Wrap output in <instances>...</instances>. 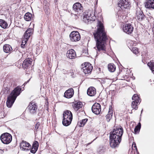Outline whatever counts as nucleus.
Returning <instances> with one entry per match:
<instances>
[{
    "label": "nucleus",
    "instance_id": "obj_47",
    "mask_svg": "<svg viewBox=\"0 0 154 154\" xmlns=\"http://www.w3.org/2000/svg\"><path fill=\"white\" fill-rule=\"evenodd\" d=\"M132 146H134V147H136V144L135 143L134 144V143H133L132 145Z\"/></svg>",
    "mask_w": 154,
    "mask_h": 154
},
{
    "label": "nucleus",
    "instance_id": "obj_36",
    "mask_svg": "<svg viewBox=\"0 0 154 154\" xmlns=\"http://www.w3.org/2000/svg\"><path fill=\"white\" fill-rule=\"evenodd\" d=\"M38 143L37 141H35L33 143L32 147L35 148L36 149H38Z\"/></svg>",
    "mask_w": 154,
    "mask_h": 154
},
{
    "label": "nucleus",
    "instance_id": "obj_16",
    "mask_svg": "<svg viewBox=\"0 0 154 154\" xmlns=\"http://www.w3.org/2000/svg\"><path fill=\"white\" fill-rule=\"evenodd\" d=\"M67 58L70 59H73L76 57V52L73 49H70L67 51L66 53Z\"/></svg>",
    "mask_w": 154,
    "mask_h": 154
},
{
    "label": "nucleus",
    "instance_id": "obj_43",
    "mask_svg": "<svg viewBox=\"0 0 154 154\" xmlns=\"http://www.w3.org/2000/svg\"><path fill=\"white\" fill-rule=\"evenodd\" d=\"M39 126H35V128L34 130H37V129L38 128Z\"/></svg>",
    "mask_w": 154,
    "mask_h": 154
},
{
    "label": "nucleus",
    "instance_id": "obj_27",
    "mask_svg": "<svg viewBox=\"0 0 154 154\" xmlns=\"http://www.w3.org/2000/svg\"><path fill=\"white\" fill-rule=\"evenodd\" d=\"M108 68L109 70L111 72H113L116 70V66L113 63H109L108 65Z\"/></svg>",
    "mask_w": 154,
    "mask_h": 154
},
{
    "label": "nucleus",
    "instance_id": "obj_30",
    "mask_svg": "<svg viewBox=\"0 0 154 154\" xmlns=\"http://www.w3.org/2000/svg\"><path fill=\"white\" fill-rule=\"evenodd\" d=\"M148 65L150 69L152 71H154V61H152L149 62Z\"/></svg>",
    "mask_w": 154,
    "mask_h": 154
},
{
    "label": "nucleus",
    "instance_id": "obj_46",
    "mask_svg": "<svg viewBox=\"0 0 154 154\" xmlns=\"http://www.w3.org/2000/svg\"><path fill=\"white\" fill-rule=\"evenodd\" d=\"M30 79L29 80H28L27 82H25L24 83V84H26L27 83H28L29 82V81H30Z\"/></svg>",
    "mask_w": 154,
    "mask_h": 154
},
{
    "label": "nucleus",
    "instance_id": "obj_17",
    "mask_svg": "<svg viewBox=\"0 0 154 154\" xmlns=\"http://www.w3.org/2000/svg\"><path fill=\"white\" fill-rule=\"evenodd\" d=\"M28 109L30 112L32 114H34L36 112L37 109V106L36 103L34 102H30L28 106Z\"/></svg>",
    "mask_w": 154,
    "mask_h": 154
},
{
    "label": "nucleus",
    "instance_id": "obj_51",
    "mask_svg": "<svg viewBox=\"0 0 154 154\" xmlns=\"http://www.w3.org/2000/svg\"><path fill=\"white\" fill-rule=\"evenodd\" d=\"M142 111H143V110L142 109V110H141V113L142 112Z\"/></svg>",
    "mask_w": 154,
    "mask_h": 154
},
{
    "label": "nucleus",
    "instance_id": "obj_34",
    "mask_svg": "<svg viewBox=\"0 0 154 154\" xmlns=\"http://www.w3.org/2000/svg\"><path fill=\"white\" fill-rule=\"evenodd\" d=\"M88 121V119H83L81 120H80L79 122H78V124H79V123H80V125H85Z\"/></svg>",
    "mask_w": 154,
    "mask_h": 154
},
{
    "label": "nucleus",
    "instance_id": "obj_15",
    "mask_svg": "<svg viewBox=\"0 0 154 154\" xmlns=\"http://www.w3.org/2000/svg\"><path fill=\"white\" fill-rule=\"evenodd\" d=\"M83 21L86 23H88L89 21L93 20L91 14L88 12H84L83 14Z\"/></svg>",
    "mask_w": 154,
    "mask_h": 154
},
{
    "label": "nucleus",
    "instance_id": "obj_8",
    "mask_svg": "<svg viewBox=\"0 0 154 154\" xmlns=\"http://www.w3.org/2000/svg\"><path fill=\"white\" fill-rule=\"evenodd\" d=\"M73 10L75 13L80 14L83 11V7L81 4L79 2H76L75 3L73 6Z\"/></svg>",
    "mask_w": 154,
    "mask_h": 154
},
{
    "label": "nucleus",
    "instance_id": "obj_33",
    "mask_svg": "<svg viewBox=\"0 0 154 154\" xmlns=\"http://www.w3.org/2000/svg\"><path fill=\"white\" fill-rule=\"evenodd\" d=\"M131 51L136 55H137L139 53V51L138 49L136 47H133L132 48Z\"/></svg>",
    "mask_w": 154,
    "mask_h": 154
},
{
    "label": "nucleus",
    "instance_id": "obj_29",
    "mask_svg": "<svg viewBox=\"0 0 154 154\" xmlns=\"http://www.w3.org/2000/svg\"><path fill=\"white\" fill-rule=\"evenodd\" d=\"M112 110L109 109V114L106 115V120L107 122H109L110 121L112 116Z\"/></svg>",
    "mask_w": 154,
    "mask_h": 154
},
{
    "label": "nucleus",
    "instance_id": "obj_19",
    "mask_svg": "<svg viewBox=\"0 0 154 154\" xmlns=\"http://www.w3.org/2000/svg\"><path fill=\"white\" fill-rule=\"evenodd\" d=\"M32 29L30 28L27 29L23 35L24 39L25 40V42H27L28 39L32 35Z\"/></svg>",
    "mask_w": 154,
    "mask_h": 154
},
{
    "label": "nucleus",
    "instance_id": "obj_24",
    "mask_svg": "<svg viewBox=\"0 0 154 154\" xmlns=\"http://www.w3.org/2000/svg\"><path fill=\"white\" fill-rule=\"evenodd\" d=\"M145 7L148 8L154 9V0H149L145 3Z\"/></svg>",
    "mask_w": 154,
    "mask_h": 154
},
{
    "label": "nucleus",
    "instance_id": "obj_3",
    "mask_svg": "<svg viewBox=\"0 0 154 154\" xmlns=\"http://www.w3.org/2000/svg\"><path fill=\"white\" fill-rule=\"evenodd\" d=\"M123 132V130L121 127L120 128H115L110 133V137L118 140L119 139L121 140Z\"/></svg>",
    "mask_w": 154,
    "mask_h": 154
},
{
    "label": "nucleus",
    "instance_id": "obj_28",
    "mask_svg": "<svg viewBox=\"0 0 154 154\" xmlns=\"http://www.w3.org/2000/svg\"><path fill=\"white\" fill-rule=\"evenodd\" d=\"M7 23L3 20L0 19V26L2 28L5 29L8 26Z\"/></svg>",
    "mask_w": 154,
    "mask_h": 154
},
{
    "label": "nucleus",
    "instance_id": "obj_40",
    "mask_svg": "<svg viewBox=\"0 0 154 154\" xmlns=\"http://www.w3.org/2000/svg\"><path fill=\"white\" fill-rule=\"evenodd\" d=\"M7 151V149H0V153L1 154H2L4 152V151Z\"/></svg>",
    "mask_w": 154,
    "mask_h": 154
},
{
    "label": "nucleus",
    "instance_id": "obj_5",
    "mask_svg": "<svg viewBox=\"0 0 154 154\" xmlns=\"http://www.w3.org/2000/svg\"><path fill=\"white\" fill-rule=\"evenodd\" d=\"M0 139L3 143L7 144L10 143L11 141L12 136L9 133H6L1 135Z\"/></svg>",
    "mask_w": 154,
    "mask_h": 154
},
{
    "label": "nucleus",
    "instance_id": "obj_6",
    "mask_svg": "<svg viewBox=\"0 0 154 154\" xmlns=\"http://www.w3.org/2000/svg\"><path fill=\"white\" fill-rule=\"evenodd\" d=\"M82 69L85 74L90 73L92 69L93 66L89 62H86L82 64Z\"/></svg>",
    "mask_w": 154,
    "mask_h": 154
},
{
    "label": "nucleus",
    "instance_id": "obj_12",
    "mask_svg": "<svg viewBox=\"0 0 154 154\" xmlns=\"http://www.w3.org/2000/svg\"><path fill=\"white\" fill-rule=\"evenodd\" d=\"M91 110L92 112L96 115L100 114L101 111V106L99 103H95L92 106Z\"/></svg>",
    "mask_w": 154,
    "mask_h": 154
},
{
    "label": "nucleus",
    "instance_id": "obj_45",
    "mask_svg": "<svg viewBox=\"0 0 154 154\" xmlns=\"http://www.w3.org/2000/svg\"><path fill=\"white\" fill-rule=\"evenodd\" d=\"M152 32H153V34L154 35V24H153V28H152Z\"/></svg>",
    "mask_w": 154,
    "mask_h": 154
},
{
    "label": "nucleus",
    "instance_id": "obj_14",
    "mask_svg": "<svg viewBox=\"0 0 154 154\" xmlns=\"http://www.w3.org/2000/svg\"><path fill=\"white\" fill-rule=\"evenodd\" d=\"M136 14V17L139 21H141L145 18V15L140 8L137 9Z\"/></svg>",
    "mask_w": 154,
    "mask_h": 154
},
{
    "label": "nucleus",
    "instance_id": "obj_49",
    "mask_svg": "<svg viewBox=\"0 0 154 154\" xmlns=\"http://www.w3.org/2000/svg\"><path fill=\"white\" fill-rule=\"evenodd\" d=\"M134 124H132V125H136V124H134Z\"/></svg>",
    "mask_w": 154,
    "mask_h": 154
},
{
    "label": "nucleus",
    "instance_id": "obj_41",
    "mask_svg": "<svg viewBox=\"0 0 154 154\" xmlns=\"http://www.w3.org/2000/svg\"><path fill=\"white\" fill-rule=\"evenodd\" d=\"M80 14H75L74 15V18L75 19H76L78 18L79 17V15Z\"/></svg>",
    "mask_w": 154,
    "mask_h": 154
},
{
    "label": "nucleus",
    "instance_id": "obj_39",
    "mask_svg": "<svg viewBox=\"0 0 154 154\" xmlns=\"http://www.w3.org/2000/svg\"><path fill=\"white\" fill-rule=\"evenodd\" d=\"M38 149H36L35 148L32 147L30 150V152L33 153H35L36 152Z\"/></svg>",
    "mask_w": 154,
    "mask_h": 154
},
{
    "label": "nucleus",
    "instance_id": "obj_2",
    "mask_svg": "<svg viewBox=\"0 0 154 154\" xmlns=\"http://www.w3.org/2000/svg\"><path fill=\"white\" fill-rule=\"evenodd\" d=\"M21 88L17 87L12 91L7 98L6 105L8 107L10 108L12 106L17 97L21 92Z\"/></svg>",
    "mask_w": 154,
    "mask_h": 154
},
{
    "label": "nucleus",
    "instance_id": "obj_21",
    "mask_svg": "<svg viewBox=\"0 0 154 154\" xmlns=\"http://www.w3.org/2000/svg\"><path fill=\"white\" fill-rule=\"evenodd\" d=\"M74 94V90L72 88L69 89L66 91L64 94V97L67 98H70Z\"/></svg>",
    "mask_w": 154,
    "mask_h": 154
},
{
    "label": "nucleus",
    "instance_id": "obj_50",
    "mask_svg": "<svg viewBox=\"0 0 154 154\" xmlns=\"http://www.w3.org/2000/svg\"><path fill=\"white\" fill-rule=\"evenodd\" d=\"M82 126V125H81V126H79V127H82V126Z\"/></svg>",
    "mask_w": 154,
    "mask_h": 154
},
{
    "label": "nucleus",
    "instance_id": "obj_1",
    "mask_svg": "<svg viewBox=\"0 0 154 154\" xmlns=\"http://www.w3.org/2000/svg\"><path fill=\"white\" fill-rule=\"evenodd\" d=\"M99 27L97 31L93 33L94 38L96 42V46L94 48L98 52L101 51H106V41L108 38L105 32L103 24L100 21L98 23Z\"/></svg>",
    "mask_w": 154,
    "mask_h": 154
},
{
    "label": "nucleus",
    "instance_id": "obj_35",
    "mask_svg": "<svg viewBox=\"0 0 154 154\" xmlns=\"http://www.w3.org/2000/svg\"><path fill=\"white\" fill-rule=\"evenodd\" d=\"M141 126H136L134 129V131L135 134L139 133L141 128Z\"/></svg>",
    "mask_w": 154,
    "mask_h": 154
},
{
    "label": "nucleus",
    "instance_id": "obj_11",
    "mask_svg": "<svg viewBox=\"0 0 154 154\" xmlns=\"http://www.w3.org/2000/svg\"><path fill=\"white\" fill-rule=\"evenodd\" d=\"M118 5L122 9L127 8L130 6V4L128 0H120L118 2Z\"/></svg>",
    "mask_w": 154,
    "mask_h": 154
},
{
    "label": "nucleus",
    "instance_id": "obj_25",
    "mask_svg": "<svg viewBox=\"0 0 154 154\" xmlns=\"http://www.w3.org/2000/svg\"><path fill=\"white\" fill-rule=\"evenodd\" d=\"M4 51L7 53H10L12 51V48L11 45L8 44H5L3 47Z\"/></svg>",
    "mask_w": 154,
    "mask_h": 154
},
{
    "label": "nucleus",
    "instance_id": "obj_31",
    "mask_svg": "<svg viewBox=\"0 0 154 154\" xmlns=\"http://www.w3.org/2000/svg\"><path fill=\"white\" fill-rule=\"evenodd\" d=\"M132 99L134 100V101L136 102H139L140 100L139 97L137 94H134L132 97Z\"/></svg>",
    "mask_w": 154,
    "mask_h": 154
},
{
    "label": "nucleus",
    "instance_id": "obj_42",
    "mask_svg": "<svg viewBox=\"0 0 154 154\" xmlns=\"http://www.w3.org/2000/svg\"><path fill=\"white\" fill-rule=\"evenodd\" d=\"M44 124V123H42V122H41V123H40L39 122H38V123H36V124L35 125H43Z\"/></svg>",
    "mask_w": 154,
    "mask_h": 154
},
{
    "label": "nucleus",
    "instance_id": "obj_7",
    "mask_svg": "<svg viewBox=\"0 0 154 154\" xmlns=\"http://www.w3.org/2000/svg\"><path fill=\"white\" fill-rule=\"evenodd\" d=\"M69 37L71 41L77 42L80 39V35L79 33L77 31L72 32L69 35Z\"/></svg>",
    "mask_w": 154,
    "mask_h": 154
},
{
    "label": "nucleus",
    "instance_id": "obj_44",
    "mask_svg": "<svg viewBox=\"0 0 154 154\" xmlns=\"http://www.w3.org/2000/svg\"><path fill=\"white\" fill-rule=\"evenodd\" d=\"M97 138V137H96L95 139L94 140H93V141H92V142H91L90 143H88V144H86V145H87V146H88V145H89L91 143H92V142H93L94 141V140H95Z\"/></svg>",
    "mask_w": 154,
    "mask_h": 154
},
{
    "label": "nucleus",
    "instance_id": "obj_32",
    "mask_svg": "<svg viewBox=\"0 0 154 154\" xmlns=\"http://www.w3.org/2000/svg\"><path fill=\"white\" fill-rule=\"evenodd\" d=\"M139 102L133 101L131 103V107L132 108L135 109H137L138 108L137 104Z\"/></svg>",
    "mask_w": 154,
    "mask_h": 154
},
{
    "label": "nucleus",
    "instance_id": "obj_38",
    "mask_svg": "<svg viewBox=\"0 0 154 154\" xmlns=\"http://www.w3.org/2000/svg\"><path fill=\"white\" fill-rule=\"evenodd\" d=\"M25 40L24 39H23L22 42V43L21 44V47L23 48H24L25 46V45L27 42H25Z\"/></svg>",
    "mask_w": 154,
    "mask_h": 154
},
{
    "label": "nucleus",
    "instance_id": "obj_26",
    "mask_svg": "<svg viewBox=\"0 0 154 154\" xmlns=\"http://www.w3.org/2000/svg\"><path fill=\"white\" fill-rule=\"evenodd\" d=\"M24 19L26 21H30L32 19L33 16L32 14L29 13L27 12L26 13L24 17Z\"/></svg>",
    "mask_w": 154,
    "mask_h": 154
},
{
    "label": "nucleus",
    "instance_id": "obj_9",
    "mask_svg": "<svg viewBox=\"0 0 154 154\" xmlns=\"http://www.w3.org/2000/svg\"><path fill=\"white\" fill-rule=\"evenodd\" d=\"M109 138L110 147L113 148L118 147L121 140H119V139L118 140L116 139H115L114 138L111 137H109Z\"/></svg>",
    "mask_w": 154,
    "mask_h": 154
},
{
    "label": "nucleus",
    "instance_id": "obj_23",
    "mask_svg": "<svg viewBox=\"0 0 154 154\" xmlns=\"http://www.w3.org/2000/svg\"><path fill=\"white\" fill-rule=\"evenodd\" d=\"M83 106L82 103L81 102L74 103L72 104V106L74 110L77 111L80 108H82Z\"/></svg>",
    "mask_w": 154,
    "mask_h": 154
},
{
    "label": "nucleus",
    "instance_id": "obj_4",
    "mask_svg": "<svg viewBox=\"0 0 154 154\" xmlns=\"http://www.w3.org/2000/svg\"><path fill=\"white\" fill-rule=\"evenodd\" d=\"M63 115V125H69L72 119V113L70 111L67 110L64 111Z\"/></svg>",
    "mask_w": 154,
    "mask_h": 154
},
{
    "label": "nucleus",
    "instance_id": "obj_13",
    "mask_svg": "<svg viewBox=\"0 0 154 154\" xmlns=\"http://www.w3.org/2000/svg\"><path fill=\"white\" fill-rule=\"evenodd\" d=\"M134 27L130 23L126 24L124 26L123 31L128 34H131L133 30Z\"/></svg>",
    "mask_w": 154,
    "mask_h": 154
},
{
    "label": "nucleus",
    "instance_id": "obj_18",
    "mask_svg": "<svg viewBox=\"0 0 154 154\" xmlns=\"http://www.w3.org/2000/svg\"><path fill=\"white\" fill-rule=\"evenodd\" d=\"M32 62V59L30 58H27L23 62L22 64L23 68L25 69L28 68L30 66Z\"/></svg>",
    "mask_w": 154,
    "mask_h": 154
},
{
    "label": "nucleus",
    "instance_id": "obj_48",
    "mask_svg": "<svg viewBox=\"0 0 154 154\" xmlns=\"http://www.w3.org/2000/svg\"><path fill=\"white\" fill-rule=\"evenodd\" d=\"M137 125H141L140 122H139Z\"/></svg>",
    "mask_w": 154,
    "mask_h": 154
},
{
    "label": "nucleus",
    "instance_id": "obj_20",
    "mask_svg": "<svg viewBox=\"0 0 154 154\" xmlns=\"http://www.w3.org/2000/svg\"><path fill=\"white\" fill-rule=\"evenodd\" d=\"M32 29L30 28L27 29L23 35L24 39L25 40V42H27L28 39L32 35Z\"/></svg>",
    "mask_w": 154,
    "mask_h": 154
},
{
    "label": "nucleus",
    "instance_id": "obj_10",
    "mask_svg": "<svg viewBox=\"0 0 154 154\" xmlns=\"http://www.w3.org/2000/svg\"><path fill=\"white\" fill-rule=\"evenodd\" d=\"M20 147L22 150L27 151L31 148L30 144L24 141H23L20 144Z\"/></svg>",
    "mask_w": 154,
    "mask_h": 154
},
{
    "label": "nucleus",
    "instance_id": "obj_37",
    "mask_svg": "<svg viewBox=\"0 0 154 154\" xmlns=\"http://www.w3.org/2000/svg\"><path fill=\"white\" fill-rule=\"evenodd\" d=\"M31 69V68H30V67H29V68H26V74H29L32 71Z\"/></svg>",
    "mask_w": 154,
    "mask_h": 154
},
{
    "label": "nucleus",
    "instance_id": "obj_22",
    "mask_svg": "<svg viewBox=\"0 0 154 154\" xmlns=\"http://www.w3.org/2000/svg\"><path fill=\"white\" fill-rule=\"evenodd\" d=\"M88 95L90 96H93L96 94V89L93 87H89L87 91Z\"/></svg>",
    "mask_w": 154,
    "mask_h": 154
}]
</instances>
